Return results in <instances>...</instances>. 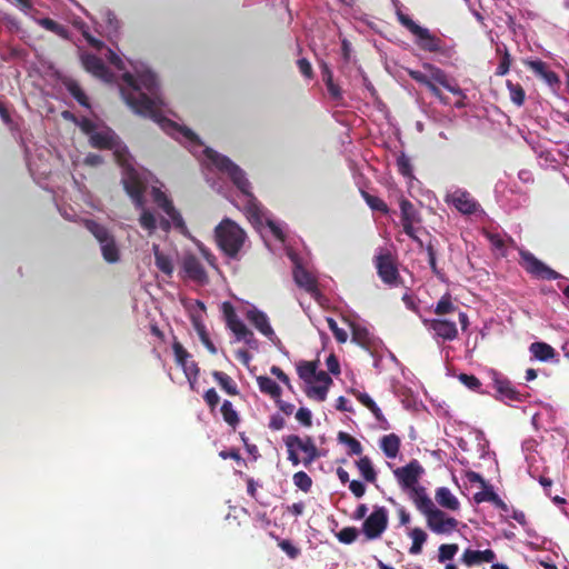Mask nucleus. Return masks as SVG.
Masks as SVG:
<instances>
[{"label":"nucleus","mask_w":569,"mask_h":569,"mask_svg":"<svg viewBox=\"0 0 569 569\" xmlns=\"http://www.w3.org/2000/svg\"><path fill=\"white\" fill-rule=\"evenodd\" d=\"M126 87L120 88V93L130 109L144 118H150L157 123L174 126V122L161 114L162 101L157 97L158 79L154 73L142 72L136 79L130 72L122 74Z\"/></svg>","instance_id":"1"},{"label":"nucleus","mask_w":569,"mask_h":569,"mask_svg":"<svg viewBox=\"0 0 569 569\" xmlns=\"http://www.w3.org/2000/svg\"><path fill=\"white\" fill-rule=\"evenodd\" d=\"M214 237L218 247L229 258H237L244 240L246 232L234 221L223 219L214 229Z\"/></svg>","instance_id":"2"},{"label":"nucleus","mask_w":569,"mask_h":569,"mask_svg":"<svg viewBox=\"0 0 569 569\" xmlns=\"http://www.w3.org/2000/svg\"><path fill=\"white\" fill-rule=\"evenodd\" d=\"M283 441L287 447L288 459L293 466L302 462L306 467H309L320 457L319 450L310 436L301 438L297 435H289Z\"/></svg>","instance_id":"3"},{"label":"nucleus","mask_w":569,"mask_h":569,"mask_svg":"<svg viewBox=\"0 0 569 569\" xmlns=\"http://www.w3.org/2000/svg\"><path fill=\"white\" fill-rule=\"evenodd\" d=\"M422 68L429 72V76L413 69H406V71L412 80L425 87H427L431 81H435L452 94L465 98L463 90L455 80L450 79L442 69L429 62L422 63Z\"/></svg>","instance_id":"4"},{"label":"nucleus","mask_w":569,"mask_h":569,"mask_svg":"<svg viewBox=\"0 0 569 569\" xmlns=\"http://www.w3.org/2000/svg\"><path fill=\"white\" fill-rule=\"evenodd\" d=\"M206 157L221 172L227 173L233 184L244 194H250L251 184L246 178L244 171L228 157L206 148Z\"/></svg>","instance_id":"5"},{"label":"nucleus","mask_w":569,"mask_h":569,"mask_svg":"<svg viewBox=\"0 0 569 569\" xmlns=\"http://www.w3.org/2000/svg\"><path fill=\"white\" fill-rule=\"evenodd\" d=\"M398 21L416 37V44L423 51L441 52L443 42L432 34L429 29L416 23L408 14L397 12Z\"/></svg>","instance_id":"6"},{"label":"nucleus","mask_w":569,"mask_h":569,"mask_svg":"<svg viewBox=\"0 0 569 569\" xmlns=\"http://www.w3.org/2000/svg\"><path fill=\"white\" fill-rule=\"evenodd\" d=\"M520 264L528 274L540 280H557L565 277L539 260L532 252L521 249L519 251Z\"/></svg>","instance_id":"7"},{"label":"nucleus","mask_w":569,"mask_h":569,"mask_svg":"<svg viewBox=\"0 0 569 569\" xmlns=\"http://www.w3.org/2000/svg\"><path fill=\"white\" fill-rule=\"evenodd\" d=\"M122 186L136 209H143L146 204L144 192L147 186L133 168L126 169L122 177Z\"/></svg>","instance_id":"8"},{"label":"nucleus","mask_w":569,"mask_h":569,"mask_svg":"<svg viewBox=\"0 0 569 569\" xmlns=\"http://www.w3.org/2000/svg\"><path fill=\"white\" fill-rule=\"evenodd\" d=\"M427 527L436 535L449 536L457 530L459 521L436 506L426 515Z\"/></svg>","instance_id":"9"},{"label":"nucleus","mask_w":569,"mask_h":569,"mask_svg":"<svg viewBox=\"0 0 569 569\" xmlns=\"http://www.w3.org/2000/svg\"><path fill=\"white\" fill-rule=\"evenodd\" d=\"M388 522V510L385 507H375L362 523V532L368 540L378 539L387 529Z\"/></svg>","instance_id":"10"},{"label":"nucleus","mask_w":569,"mask_h":569,"mask_svg":"<svg viewBox=\"0 0 569 569\" xmlns=\"http://www.w3.org/2000/svg\"><path fill=\"white\" fill-rule=\"evenodd\" d=\"M377 273L389 286H397L400 279L398 267L390 252L380 253L375 258Z\"/></svg>","instance_id":"11"},{"label":"nucleus","mask_w":569,"mask_h":569,"mask_svg":"<svg viewBox=\"0 0 569 569\" xmlns=\"http://www.w3.org/2000/svg\"><path fill=\"white\" fill-rule=\"evenodd\" d=\"M425 472L420 462L416 459L411 460L403 467L397 468L393 471L396 479L402 490H408L419 485V479Z\"/></svg>","instance_id":"12"},{"label":"nucleus","mask_w":569,"mask_h":569,"mask_svg":"<svg viewBox=\"0 0 569 569\" xmlns=\"http://www.w3.org/2000/svg\"><path fill=\"white\" fill-rule=\"evenodd\" d=\"M445 200L462 214L470 216L481 210L480 203L467 190L457 189L452 193L447 194Z\"/></svg>","instance_id":"13"},{"label":"nucleus","mask_w":569,"mask_h":569,"mask_svg":"<svg viewBox=\"0 0 569 569\" xmlns=\"http://www.w3.org/2000/svg\"><path fill=\"white\" fill-rule=\"evenodd\" d=\"M493 389L496 391V399L510 402H522L526 400L527 395L520 392L510 380L505 377L497 376L493 379Z\"/></svg>","instance_id":"14"},{"label":"nucleus","mask_w":569,"mask_h":569,"mask_svg":"<svg viewBox=\"0 0 569 569\" xmlns=\"http://www.w3.org/2000/svg\"><path fill=\"white\" fill-rule=\"evenodd\" d=\"M293 262L295 266L292 270V277L295 283L308 292L311 297L318 298L320 296V291L318 288L317 278L311 272H309L298 259H296Z\"/></svg>","instance_id":"15"},{"label":"nucleus","mask_w":569,"mask_h":569,"mask_svg":"<svg viewBox=\"0 0 569 569\" xmlns=\"http://www.w3.org/2000/svg\"><path fill=\"white\" fill-rule=\"evenodd\" d=\"M83 69L91 73L93 77L103 80L104 82H112L113 73L104 64L103 60L98 56L84 52L80 56Z\"/></svg>","instance_id":"16"},{"label":"nucleus","mask_w":569,"mask_h":569,"mask_svg":"<svg viewBox=\"0 0 569 569\" xmlns=\"http://www.w3.org/2000/svg\"><path fill=\"white\" fill-rule=\"evenodd\" d=\"M400 211H401V224L403 231L407 236H409L413 241H416L420 247L423 246L422 241L416 236V231L413 224L420 222V217L415 206L408 199H401L400 201Z\"/></svg>","instance_id":"17"},{"label":"nucleus","mask_w":569,"mask_h":569,"mask_svg":"<svg viewBox=\"0 0 569 569\" xmlns=\"http://www.w3.org/2000/svg\"><path fill=\"white\" fill-rule=\"evenodd\" d=\"M423 325L443 341H452L458 338V328L455 321L443 318L425 319Z\"/></svg>","instance_id":"18"},{"label":"nucleus","mask_w":569,"mask_h":569,"mask_svg":"<svg viewBox=\"0 0 569 569\" xmlns=\"http://www.w3.org/2000/svg\"><path fill=\"white\" fill-rule=\"evenodd\" d=\"M196 305L199 308L200 312H196L193 310L190 311L191 323H192L196 332L198 333L200 341L203 343V346L207 348V350L211 355H216L217 348H216L214 343L211 341V339L207 332L206 326L203 323L202 312L206 311V306L200 300H197Z\"/></svg>","instance_id":"19"},{"label":"nucleus","mask_w":569,"mask_h":569,"mask_svg":"<svg viewBox=\"0 0 569 569\" xmlns=\"http://www.w3.org/2000/svg\"><path fill=\"white\" fill-rule=\"evenodd\" d=\"M182 269L186 272V276L197 283H204L208 281V276L201 261L193 254H187L183 257Z\"/></svg>","instance_id":"20"},{"label":"nucleus","mask_w":569,"mask_h":569,"mask_svg":"<svg viewBox=\"0 0 569 569\" xmlns=\"http://www.w3.org/2000/svg\"><path fill=\"white\" fill-rule=\"evenodd\" d=\"M118 140L119 137L108 127L101 131H94L89 137L90 146L99 150H113L118 146Z\"/></svg>","instance_id":"21"},{"label":"nucleus","mask_w":569,"mask_h":569,"mask_svg":"<svg viewBox=\"0 0 569 569\" xmlns=\"http://www.w3.org/2000/svg\"><path fill=\"white\" fill-rule=\"evenodd\" d=\"M497 558L496 552L492 549H486V550H473V549H466L461 556V561L467 567H473L478 566L483 562H493Z\"/></svg>","instance_id":"22"},{"label":"nucleus","mask_w":569,"mask_h":569,"mask_svg":"<svg viewBox=\"0 0 569 569\" xmlns=\"http://www.w3.org/2000/svg\"><path fill=\"white\" fill-rule=\"evenodd\" d=\"M407 491L409 492L410 500L422 515H426L435 507V503L428 496L425 487L418 485L408 489Z\"/></svg>","instance_id":"23"},{"label":"nucleus","mask_w":569,"mask_h":569,"mask_svg":"<svg viewBox=\"0 0 569 569\" xmlns=\"http://www.w3.org/2000/svg\"><path fill=\"white\" fill-rule=\"evenodd\" d=\"M247 319L260 331L263 336L271 338L274 336V331L269 323L267 315L256 308L248 310Z\"/></svg>","instance_id":"24"},{"label":"nucleus","mask_w":569,"mask_h":569,"mask_svg":"<svg viewBox=\"0 0 569 569\" xmlns=\"http://www.w3.org/2000/svg\"><path fill=\"white\" fill-rule=\"evenodd\" d=\"M400 438L395 433H389L380 439V448L387 458L393 459L398 456L400 449Z\"/></svg>","instance_id":"25"},{"label":"nucleus","mask_w":569,"mask_h":569,"mask_svg":"<svg viewBox=\"0 0 569 569\" xmlns=\"http://www.w3.org/2000/svg\"><path fill=\"white\" fill-rule=\"evenodd\" d=\"M436 501L448 510L456 511L459 509L460 503L458 499L451 493L447 487H440L436 490Z\"/></svg>","instance_id":"26"},{"label":"nucleus","mask_w":569,"mask_h":569,"mask_svg":"<svg viewBox=\"0 0 569 569\" xmlns=\"http://www.w3.org/2000/svg\"><path fill=\"white\" fill-rule=\"evenodd\" d=\"M257 383L259 387V390L270 396L272 399L278 400V398L281 397V388L280 386L273 381L271 378L267 376H259L257 377Z\"/></svg>","instance_id":"27"},{"label":"nucleus","mask_w":569,"mask_h":569,"mask_svg":"<svg viewBox=\"0 0 569 569\" xmlns=\"http://www.w3.org/2000/svg\"><path fill=\"white\" fill-rule=\"evenodd\" d=\"M529 350L540 361H549L556 356V350L546 342H532Z\"/></svg>","instance_id":"28"},{"label":"nucleus","mask_w":569,"mask_h":569,"mask_svg":"<svg viewBox=\"0 0 569 569\" xmlns=\"http://www.w3.org/2000/svg\"><path fill=\"white\" fill-rule=\"evenodd\" d=\"M214 381L230 396H237L239 393L238 387L233 379L223 371L214 370L212 372Z\"/></svg>","instance_id":"29"},{"label":"nucleus","mask_w":569,"mask_h":569,"mask_svg":"<svg viewBox=\"0 0 569 569\" xmlns=\"http://www.w3.org/2000/svg\"><path fill=\"white\" fill-rule=\"evenodd\" d=\"M37 22L39 26H41L42 28H44L48 31L53 32L58 37H60L64 40L70 39V30L68 27L60 24L50 18H41Z\"/></svg>","instance_id":"30"},{"label":"nucleus","mask_w":569,"mask_h":569,"mask_svg":"<svg viewBox=\"0 0 569 569\" xmlns=\"http://www.w3.org/2000/svg\"><path fill=\"white\" fill-rule=\"evenodd\" d=\"M154 253V262L157 268L167 276H171L173 272L172 260L169 256L162 253L159 249L158 244H153L152 247Z\"/></svg>","instance_id":"31"},{"label":"nucleus","mask_w":569,"mask_h":569,"mask_svg":"<svg viewBox=\"0 0 569 569\" xmlns=\"http://www.w3.org/2000/svg\"><path fill=\"white\" fill-rule=\"evenodd\" d=\"M100 248L102 257L108 263H116L120 260V250L114 237L100 244Z\"/></svg>","instance_id":"32"},{"label":"nucleus","mask_w":569,"mask_h":569,"mask_svg":"<svg viewBox=\"0 0 569 569\" xmlns=\"http://www.w3.org/2000/svg\"><path fill=\"white\" fill-rule=\"evenodd\" d=\"M86 227L100 244L113 238V234H111V232L104 226L93 220H87Z\"/></svg>","instance_id":"33"},{"label":"nucleus","mask_w":569,"mask_h":569,"mask_svg":"<svg viewBox=\"0 0 569 569\" xmlns=\"http://www.w3.org/2000/svg\"><path fill=\"white\" fill-rule=\"evenodd\" d=\"M473 498L477 503L489 501L490 503H493L502 511H508V506L506 505V502H503L499 498V496L491 489L477 492Z\"/></svg>","instance_id":"34"},{"label":"nucleus","mask_w":569,"mask_h":569,"mask_svg":"<svg viewBox=\"0 0 569 569\" xmlns=\"http://www.w3.org/2000/svg\"><path fill=\"white\" fill-rule=\"evenodd\" d=\"M359 472L363 477V479L368 482H375L377 480V472L372 466V462L369 457H361L356 462Z\"/></svg>","instance_id":"35"},{"label":"nucleus","mask_w":569,"mask_h":569,"mask_svg":"<svg viewBox=\"0 0 569 569\" xmlns=\"http://www.w3.org/2000/svg\"><path fill=\"white\" fill-rule=\"evenodd\" d=\"M317 368L316 361H301L297 366V372L300 379L310 385L316 376Z\"/></svg>","instance_id":"36"},{"label":"nucleus","mask_w":569,"mask_h":569,"mask_svg":"<svg viewBox=\"0 0 569 569\" xmlns=\"http://www.w3.org/2000/svg\"><path fill=\"white\" fill-rule=\"evenodd\" d=\"M353 395L362 406H365L368 410L372 412L376 419L381 420L383 418L381 409L377 406V403L371 399V397L368 393L355 391Z\"/></svg>","instance_id":"37"},{"label":"nucleus","mask_w":569,"mask_h":569,"mask_svg":"<svg viewBox=\"0 0 569 569\" xmlns=\"http://www.w3.org/2000/svg\"><path fill=\"white\" fill-rule=\"evenodd\" d=\"M351 340L366 349L370 348L371 337L365 327L352 326Z\"/></svg>","instance_id":"38"},{"label":"nucleus","mask_w":569,"mask_h":569,"mask_svg":"<svg viewBox=\"0 0 569 569\" xmlns=\"http://www.w3.org/2000/svg\"><path fill=\"white\" fill-rule=\"evenodd\" d=\"M457 310L458 307L453 305L451 296L449 293H446L437 302L433 312L438 316H445L452 313Z\"/></svg>","instance_id":"39"},{"label":"nucleus","mask_w":569,"mask_h":569,"mask_svg":"<svg viewBox=\"0 0 569 569\" xmlns=\"http://www.w3.org/2000/svg\"><path fill=\"white\" fill-rule=\"evenodd\" d=\"M220 411L223 420L234 429L238 426L240 419L238 412L233 409L231 401L224 400Z\"/></svg>","instance_id":"40"},{"label":"nucleus","mask_w":569,"mask_h":569,"mask_svg":"<svg viewBox=\"0 0 569 569\" xmlns=\"http://www.w3.org/2000/svg\"><path fill=\"white\" fill-rule=\"evenodd\" d=\"M141 210V214L139 217V224L143 230H147L150 234H152L157 229V219L154 214L143 207Z\"/></svg>","instance_id":"41"},{"label":"nucleus","mask_w":569,"mask_h":569,"mask_svg":"<svg viewBox=\"0 0 569 569\" xmlns=\"http://www.w3.org/2000/svg\"><path fill=\"white\" fill-rule=\"evenodd\" d=\"M507 88L509 90L511 101L517 106L521 107L526 100V92L521 84L513 83L510 80H507Z\"/></svg>","instance_id":"42"},{"label":"nucleus","mask_w":569,"mask_h":569,"mask_svg":"<svg viewBox=\"0 0 569 569\" xmlns=\"http://www.w3.org/2000/svg\"><path fill=\"white\" fill-rule=\"evenodd\" d=\"M338 441L348 446L350 455H361V452H362L361 443L356 438L350 436L349 433L340 431L338 433Z\"/></svg>","instance_id":"43"},{"label":"nucleus","mask_w":569,"mask_h":569,"mask_svg":"<svg viewBox=\"0 0 569 569\" xmlns=\"http://www.w3.org/2000/svg\"><path fill=\"white\" fill-rule=\"evenodd\" d=\"M361 196L365 199L366 203L376 211H380L382 213H388L389 208L387 203L379 197L372 196L369 192L361 190Z\"/></svg>","instance_id":"44"},{"label":"nucleus","mask_w":569,"mask_h":569,"mask_svg":"<svg viewBox=\"0 0 569 569\" xmlns=\"http://www.w3.org/2000/svg\"><path fill=\"white\" fill-rule=\"evenodd\" d=\"M497 53L501 54V60L496 69L495 74L502 77L507 74L510 70L511 57L506 47L503 48V50L500 47H497Z\"/></svg>","instance_id":"45"},{"label":"nucleus","mask_w":569,"mask_h":569,"mask_svg":"<svg viewBox=\"0 0 569 569\" xmlns=\"http://www.w3.org/2000/svg\"><path fill=\"white\" fill-rule=\"evenodd\" d=\"M459 547L457 543H443L438 549V561L443 563L450 561L457 555Z\"/></svg>","instance_id":"46"},{"label":"nucleus","mask_w":569,"mask_h":569,"mask_svg":"<svg viewBox=\"0 0 569 569\" xmlns=\"http://www.w3.org/2000/svg\"><path fill=\"white\" fill-rule=\"evenodd\" d=\"M183 369V372L190 383L191 389L194 388V383L197 382L199 376V367L198 363L193 360H188L183 365L180 366Z\"/></svg>","instance_id":"47"},{"label":"nucleus","mask_w":569,"mask_h":569,"mask_svg":"<svg viewBox=\"0 0 569 569\" xmlns=\"http://www.w3.org/2000/svg\"><path fill=\"white\" fill-rule=\"evenodd\" d=\"M397 168H398V172L401 176H403L406 178H412L411 160L405 152H401L397 157Z\"/></svg>","instance_id":"48"},{"label":"nucleus","mask_w":569,"mask_h":569,"mask_svg":"<svg viewBox=\"0 0 569 569\" xmlns=\"http://www.w3.org/2000/svg\"><path fill=\"white\" fill-rule=\"evenodd\" d=\"M485 236L495 250L499 251L501 256H506V241L500 233L487 231Z\"/></svg>","instance_id":"49"},{"label":"nucleus","mask_w":569,"mask_h":569,"mask_svg":"<svg viewBox=\"0 0 569 569\" xmlns=\"http://www.w3.org/2000/svg\"><path fill=\"white\" fill-rule=\"evenodd\" d=\"M328 390L329 388H327V386H308L306 389V395L310 399H316L317 401L322 402L327 398Z\"/></svg>","instance_id":"50"},{"label":"nucleus","mask_w":569,"mask_h":569,"mask_svg":"<svg viewBox=\"0 0 569 569\" xmlns=\"http://www.w3.org/2000/svg\"><path fill=\"white\" fill-rule=\"evenodd\" d=\"M293 483L303 492H308L312 486V479L305 472L298 471L293 475Z\"/></svg>","instance_id":"51"},{"label":"nucleus","mask_w":569,"mask_h":569,"mask_svg":"<svg viewBox=\"0 0 569 569\" xmlns=\"http://www.w3.org/2000/svg\"><path fill=\"white\" fill-rule=\"evenodd\" d=\"M153 200L166 213H168L169 210L174 207L172 200L169 199L167 194L160 189L153 190Z\"/></svg>","instance_id":"52"},{"label":"nucleus","mask_w":569,"mask_h":569,"mask_svg":"<svg viewBox=\"0 0 569 569\" xmlns=\"http://www.w3.org/2000/svg\"><path fill=\"white\" fill-rule=\"evenodd\" d=\"M358 535H359V532H358L357 528L345 527L338 532L337 538L340 542L350 545L356 541V539L358 538Z\"/></svg>","instance_id":"53"},{"label":"nucleus","mask_w":569,"mask_h":569,"mask_svg":"<svg viewBox=\"0 0 569 569\" xmlns=\"http://www.w3.org/2000/svg\"><path fill=\"white\" fill-rule=\"evenodd\" d=\"M327 323H328V327L331 330L335 339L339 343H345L348 339V333L346 332V330H343L342 328H339L337 321L331 317L327 318Z\"/></svg>","instance_id":"54"},{"label":"nucleus","mask_w":569,"mask_h":569,"mask_svg":"<svg viewBox=\"0 0 569 569\" xmlns=\"http://www.w3.org/2000/svg\"><path fill=\"white\" fill-rule=\"evenodd\" d=\"M459 381L468 389L480 392L481 381L473 375L460 373L458 376Z\"/></svg>","instance_id":"55"},{"label":"nucleus","mask_w":569,"mask_h":569,"mask_svg":"<svg viewBox=\"0 0 569 569\" xmlns=\"http://www.w3.org/2000/svg\"><path fill=\"white\" fill-rule=\"evenodd\" d=\"M164 131H170V130H177L179 131L180 133H182V136L188 139L190 142H194V143H200L199 141V138L198 136L192 131L190 130L189 128H186V127H179L177 123H174V126H166V128L161 124V123H158Z\"/></svg>","instance_id":"56"},{"label":"nucleus","mask_w":569,"mask_h":569,"mask_svg":"<svg viewBox=\"0 0 569 569\" xmlns=\"http://www.w3.org/2000/svg\"><path fill=\"white\" fill-rule=\"evenodd\" d=\"M426 251H427V254H428V262H429V266H430L432 272L439 279H442L443 278V273L437 267V252H436V249H435V247H433L431 241L427 244Z\"/></svg>","instance_id":"57"},{"label":"nucleus","mask_w":569,"mask_h":569,"mask_svg":"<svg viewBox=\"0 0 569 569\" xmlns=\"http://www.w3.org/2000/svg\"><path fill=\"white\" fill-rule=\"evenodd\" d=\"M172 350L178 366L183 365L191 358L190 353L183 348V346L179 341H173Z\"/></svg>","instance_id":"58"},{"label":"nucleus","mask_w":569,"mask_h":569,"mask_svg":"<svg viewBox=\"0 0 569 569\" xmlns=\"http://www.w3.org/2000/svg\"><path fill=\"white\" fill-rule=\"evenodd\" d=\"M167 214L172 221V224L174 226L176 229H178L181 233L187 232V226L184 223V220L181 213L176 209V207L171 208Z\"/></svg>","instance_id":"59"},{"label":"nucleus","mask_w":569,"mask_h":569,"mask_svg":"<svg viewBox=\"0 0 569 569\" xmlns=\"http://www.w3.org/2000/svg\"><path fill=\"white\" fill-rule=\"evenodd\" d=\"M222 313H223V317H224L228 328L231 325H233L234 322H237L238 320H240L236 313V310H234L232 303L229 301H226L222 303Z\"/></svg>","instance_id":"60"},{"label":"nucleus","mask_w":569,"mask_h":569,"mask_svg":"<svg viewBox=\"0 0 569 569\" xmlns=\"http://www.w3.org/2000/svg\"><path fill=\"white\" fill-rule=\"evenodd\" d=\"M278 547L287 553L290 559H296L300 555V549L297 548L290 540H279Z\"/></svg>","instance_id":"61"},{"label":"nucleus","mask_w":569,"mask_h":569,"mask_svg":"<svg viewBox=\"0 0 569 569\" xmlns=\"http://www.w3.org/2000/svg\"><path fill=\"white\" fill-rule=\"evenodd\" d=\"M77 126L88 137H90L92 133H94V131H97V124L87 117L79 118Z\"/></svg>","instance_id":"62"},{"label":"nucleus","mask_w":569,"mask_h":569,"mask_svg":"<svg viewBox=\"0 0 569 569\" xmlns=\"http://www.w3.org/2000/svg\"><path fill=\"white\" fill-rule=\"evenodd\" d=\"M203 399L211 411H213L217 408L220 401V398L214 388L208 389L203 395Z\"/></svg>","instance_id":"63"},{"label":"nucleus","mask_w":569,"mask_h":569,"mask_svg":"<svg viewBox=\"0 0 569 569\" xmlns=\"http://www.w3.org/2000/svg\"><path fill=\"white\" fill-rule=\"evenodd\" d=\"M62 86L68 90V92L74 97L82 88L79 82L71 77H62L61 79Z\"/></svg>","instance_id":"64"}]
</instances>
